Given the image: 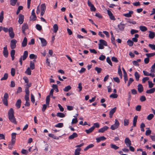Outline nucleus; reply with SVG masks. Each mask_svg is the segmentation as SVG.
<instances>
[{"label": "nucleus", "instance_id": "nucleus-5", "mask_svg": "<svg viewBox=\"0 0 155 155\" xmlns=\"http://www.w3.org/2000/svg\"><path fill=\"white\" fill-rule=\"evenodd\" d=\"M17 41L15 39H12L11 41L10 46L12 49H14L16 47V44Z\"/></svg>", "mask_w": 155, "mask_h": 155}, {"label": "nucleus", "instance_id": "nucleus-37", "mask_svg": "<svg viewBox=\"0 0 155 155\" xmlns=\"http://www.w3.org/2000/svg\"><path fill=\"white\" fill-rule=\"evenodd\" d=\"M127 44L130 46H132L133 45L134 42L132 41L129 39L127 41Z\"/></svg>", "mask_w": 155, "mask_h": 155}, {"label": "nucleus", "instance_id": "nucleus-56", "mask_svg": "<svg viewBox=\"0 0 155 155\" xmlns=\"http://www.w3.org/2000/svg\"><path fill=\"white\" fill-rule=\"evenodd\" d=\"M146 100V97L144 96H142L140 98V100L141 102H143Z\"/></svg>", "mask_w": 155, "mask_h": 155}, {"label": "nucleus", "instance_id": "nucleus-19", "mask_svg": "<svg viewBox=\"0 0 155 155\" xmlns=\"http://www.w3.org/2000/svg\"><path fill=\"white\" fill-rule=\"evenodd\" d=\"M78 136L77 134L76 133H73L70 136L68 137V139L70 140H72L74 138L77 137Z\"/></svg>", "mask_w": 155, "mask_h": 155}, {"label": "nucleus", "instance_id": "nucleus-33", "mask_svg": "<svg viewBox=\"0 0 155 155\" xmlns=\"http://www.w3.org/2000/svg\"><path fill=\"white\" fill-rule=\"evenodd\" d=\"M71 86L70 85H68L63 90L65 92H68L69 90H70L71 89Z\"/></svg>", "mask_w": 155, "mask_h": 155}, {"label": "nucleus", "instance_id": "nucleus-4", "mask_svg": "<svg viewBox=\"0 0 155 155\" xmlns=\"http://www.w3.org/2000/svg\"><path fill=\"white\" fill-rule=\"evenodd\" d=\"M8 94L7 93H6L4 94L3 98L2 100L3 104L6 106L8 105Z\"/></svg>", "mask_w": 155, "mask_h": 155}, {"label": "nucleus", "instance_id": "nucleus-28", "mask_svg": "<svg viewBox=\"0 0 155 155\" xmlns=\"http://www.w3.org/2000/svg\"><path fill=\"white\" fill-rule=\"evenodd\" d=\"M4 18V12L3 11H2L0 15V22H2Z\"/></svg>", "mask_w": 155, "mask_h": 155}, {"label": "nucleus", "instance_id": "nucleus-25", "mask_svg": "<svg viewBox=\"0 0 155 155\" xmlns=\"http://www.w3.org/2000/svg\"><path fill=\"white\" fill-rule=\"evenodd\" d=\"M54 32L56 33L58 30V27L57 24H54L53 27Z\"/></svg>", "mask_w": 155, "mask_h": 155}, {"label": "nucleus", "instance_id": "nucleus-62", "mask_svg": "<svg viewBox=\"0 0 155 155\" xmlns=\"http://www.w3.org/2000/svg\"><path fill=\"white\" fill-rule=\"evenodd\" d=\"M148 45L152 49L155 50V45L149 44Z\"/></svg>", "mask_w": 155, "mask_h": 155}, {"label": "nucleus", "instance_id": "nucleus-29", "mask_svg": "<svg viewBox=\"0 0 155 155\" xmlns=\"http://www.w3.org/2000/svg\"><path fill=\"white\" fill-rule=\"evenodd\" d=\"M139 28L140 30L142 31H145L147 30V28L145 26H140Z\"/></svg>", "mask_w": 155, "mask_h": 155}, {"label": "nucleus", "instance_id": "nucleus-63", "mask_svg": "<svg viewBox=\"0 0 155 155\" xmlns=\"http://www.w3.org/2000/svg\"><path fill=\"white\" fill-rule=\"evenodd\" d=\"M149 79V78L148 77H146L143 78L142 80V82L143 83H145Z\"/></svg>", "mask_w": 155, "mask_h": 155}, {"label": "nucleus", "instance_id": "nucleus-32", "mask_svg": "<svg viewBox=\"0 0 155 155\" xmlns=\"http://www.w3.org/2000/svg\"><path fill=\"white\" fill-rule=\"evenodd\" d=\"M118 73L119 76L121 78H122V71H121L120 67V66H119V68L118 69Z\"/></svg>", "mask_w": 155, "mask_h": 155}, {"label": "nucleus", "instance_id": "nucleus-43", "mask_svg": "<svg viewBox=\"0 0 155 155\" xmlns=\"http://www.w3.org/2000/svg\"><path fill=\"white\" fill-rule=\"evenodd\" d=\"M50 100V95H48L47 96L46 99V103L47 105H49Z\"/></svg>", "mask_w": 155, "mask_h": 155}, {"label": "nucleus", "instance_id": "nucleus-27", "mask_svg": "<svg viewBox=\"0 0 155 155\" xmlns=\"http://www.w3.org/2000/svg\"><path fill=\"white\" fill-rule=\"evenodd\" d=\"M99 42L100 44H101L102 45L105 46H107V44L106 41L104 40L101 39L99 40Z\"/></svg>", "mask_w": 155, "mask_h": 155}, {"label": "nucleus", "instance_id": "nucleus-46", "mask_svg": "<svg viewBox=\"0 0 155 155\" xmlns=\"http://www.w3.org/2000/svg\"><path fill=\"white\" fill-rule=\"evenodd\" d=\"M63 126V123H59L55 125V127H57L61 128Z\"/></svg>", "mask_w": 155, "mask_h": 155}, {"label": "nucleus", "instance_id": "nucleus-6", "mask_svg": "<svg viewBox=\"0 0 155 155\" xmlns=\"http://www.w3.org/2000/svg\"><path fill=\"white\" fill-rule=\"evenodd\" d=\"M8 32L10 37L12 38H13L15 36V34L12 27H10L9 28Z\"/></svg>", "mask_w": 155, "mask_h": 155}, {"label": "nucleus", "instance_id": "nucleus-34", "mask_svg": "<svg viewBox=\"0 0 155 155\" xmlns=\"http://www.w3.org/2000/svg\"><path fill=\"white\" fill-rule=\"evenodd\" d=\"M134 76L136 79V80L137 81H139V78L140 77V75L137 72H136L135 73Z\"/></svg>", "mask_w": 155, "mask_h": 155}, {"label": "nucleus", "instance_id": "nucleus-2", "mask_svg": "<svg viewBox=\"0 0 155 155\" xmlns=\"http://www.w3.org/2000/svg\"><path fill=\"white\" fill-rule=\"evenodd\" d=\"M28 52L27 51H25L23 54V55L22 56H21L20 58L19 62L21 65H22V60H25L28 56Z\"/></svg>", "mask_w": 155, "mask_h": 155}, {"label": "nucleus", "instance_id": "nucleus-8", "mask_svg": "<svg viewBox=\"0 0 155 155\" xmlns=\"http://www.w3.org/2000/svg\"><path fill=\"white\" fill-rule=\"evenodd\" d=\"M3 55L5 58H6L8 57V52L7 49L6 45L3 48Z\"/></svg>", "mask_w": 155, "mask_h": 155}, {"label": "nucleus", "instance_id": "nucleus-15", "mask_svg": "<svg viewBox=\"0 0 155 155\" xmlns=\"http://www.w3.org/2000/svg\"><path fill=\"white\" fill-rule=\"evenodd\" d=\"M106 138L104 136H102L99 137L97 138L96 139V142L97 143H99L101 141H103L105 140Z\"/></svg>", "mask_w": 155, "mask_h": 155}, {"label": "nucleus", "instance_id": "nucleus-22", "mask_svg": "<svg viewBox=\"0 0 155 155\" xmlns=\"http://www.w3.org/2000/svg\"><path fill=\"white\" fill-rule=\"evenodd\" d=\"M21 103V101L20 99H18L15 105L17 108H19L20 107Z\"/></svg>", "mask_w": 155, "mask_h": 155}, {"label": "nucleus", "instance_id": "nucleus-49", "mask_svg": "<svg viewBox=\"0 0 155 155\" xmlns=\"http://www.w3.org/2000/svg\"><path fill=\"white\" fill-rule=\"evenodd\" d=\"M107 62L111 66H112V63L109 57H107L106 58Z\"/></svg>", "mask_w": 155, "mask_h": 155}, {"label": "nucleus", "instance_id": "nucleus-58", "mask_svg": "<svg viewBox=\"0 0 155 155\" xmlns=\"http://www.w3.org/2000/svg\"><path fill=\"white\" fill-rule=\"evenodd\" d=\"M36 29L38 31H41L42 29L41 26L39 24H37L36 25Z\"/></svg>", "mask_w": 155, "mask_h": 155}, {"label": "nucleus", "instance_id": "nucleus-60", "mask_svg": "<svg viewBox=\"0 0 155 155\" xmlns=\"http://www.w3.org/2000/svg\"><path fill=\"white\" fill-rule=\"evenodd\" d=\"M138 32V31L134 29H132L130 31V33L131 35H133L135 33H137Z\"/></svg>", "mask_w": 155, "mask_h": 155}, {"label": "nucleus", "instance_id": "nucleus-31", "mask_svg": "<svg viewBox=\"0 0 155 155\" xmlns=\"http://www.w3.org/2000/svg\"><path fill=\"white\" fill-rule=\"evenodd\" d=\"M30 69L33 70L35 68V66L34 62L32 61H31L30 64Z\"/></svg>", "mask_w": 155, "mask_h": 155}, {"label": "nucleus", "instance_id": "nucleus-9", "mask_svg": "<svg viewBox=\"0 0 155 155\" xmlns=\"http://www.w3.org/2000/svg\"><path fill=\"white\" fill-rule=\"evenodd\" d=\"M116 110V107H115L110 110L109 112V117L110 118H111L112 117L114 114Z\"/></svg>", "mask_w": 155, "mask_h": 155}, {"label": "nucleus", "instance_id": "nucleus-42", "mask_svg": "<svg viewBox=\"0 0 155 155\" xmlns=\"http://www.w3.org/2000/svg\"><path fill=\"white\" fill-rule=\"evenodd\" d=\"M57 116L58 117H65L64 114L61 113H57Z\"/></svg>", "mask_w": 155, "mask_h": 155}, {"label": "nucleus", "instance_id": "nucleus-52", "mask_svg": "<svg viewBox=\"0 0 155 155\" xmlns=\"http://www.w3.org/2000/svg\"><path fill=\"white\" fill-rule=\"evenodd\" d=\"M134 80L132 78H129V81L127 84V86H129L130 84L134 81Z\"/></svg>", "mask_w": 155, "mask_h": 155}, {"label": "nucleus", "instance_id": "nucleus-21", "mask_svg": "<svg viewBox=\"0 0 155 155\" xmlns=\"http://www.w3.org/2000/svg\"><path fill=\"white\" fill-rule=\"evenodd\" d=\"M27 40L26 37H25L22 43V46L25 47L27 45Z\"/></svg>", "mask_w": 155, "mask_h": 155}, {"label": "nucleus", "instance_id": "nucleus-26", "mask_svg": "<svg viewBox=\"0 0 155 155\" xmlns=\"http://www.w3.org/2000/svg\"><path fill=\"white\" fill-rule=\"evenodd\" d=\"M139 37V35L137 34H136L135 35V37L133 38H132V40L133 42H137V39Z\"/></svg>", "mask_w": 155, "mask_h": 155}, {"label": "nucleus", "instance_id": "nucleus-36", "mask_svg": "<svg viewBox=\"0 0 155 155\" xmlns=\"http://www.w3.org/2000/svg\"><path fill=\"white\" fill-rule=\"evenodd\" d=\"M8 77V74L7 73H5L4 76L1 78V80L3 81L6 80Z\"/></svg>", "mask_w": 155, "mask_h": 155}, {"label": "nucleus", "instance_id": "nucleus-1", "mask_svg": "<svg viewBox=\"0 0 155 155\" xmlns=\"http://www.w3.org/2000/svg\"><path fill=\"white\" fill-rule=\"evenodd\" d=\"M8 118L9 120L15 124H17L16 118L14 115V111L12 108H10L8 112Z\"/></svg>", "mask_w": 155, "mask_h": 155}, {"label": "nucleus", "instance_id": "nucleus-13", "mask_svg": "<svg viewBox=\"0 0 155 155\" xmlns=\"http://www.w3.org/2000/svg\"><path fill=\"white\" fill-rule=\"evenodd\" d=\"M39 39L41 40L42 46H45L47 45V41L44 38L40 37Z\"/></svg>", "mask_w": 155, "mask_h": 155}, {"label": "nucleus", "instance_id": "nucleus-48", "mask_svg": "<svg viewBox=\"0 0 155 155\" xmlns=\"http://www.w3.org/2000/svg\"><path fill=\"white\" fill-rule=\"evenodd\" d=\"M118 95L117 94H112L110 96V97L115 98H117Z\"/></svg>", "mask_w": 155, "mask_h": 155}, {"label": "nucleus", "instance_id": "nucleus-59", "mask_svg": "<svg viewBox=\"0 0 155 155\" xmlns=\"http://www.w3.org/2000/svg\"><path fill=\"white\" fill-rule=\"evenodd\" d=\"M29 58L31 59H36L37 58V56L34 54H31L29 55Z\"/></svg>", "mask_w": 155, "mask_h": 155}, {"label": "nucleus", "instance_id": "nucleus-7", "mask_svg": "<svg viewBox=\"0 0 155 155\" xmlns=\"http://www.w3.org/2000/svg\"><path fill=\"white\" fill-rule=\"evenodd\" d=\"M24 16L21 14H20L19 15L18 22L20 24L23 23L24 21Z\"/></svg>", "mask_w": 155, "mask_h": 155}, {"label": "nucleus", "instance_id": "nucleus-16", "mask_svg": "<svg viewBox=\"0 0 155 155\" xmlns=\"http://www.w3.org/2000/svg\"><path fill=\"white\" fill-rule=\"evenodd\" d=\"M133 11H129L128 13H124L123 14V16L127 17H131V15L133 13Z\"/></svg>", "mask_w": 155, "mask_h": 155}, {"label": "nucleus", "instance_id": "nucleus-40", "mask_svg": "<svg viewBox=\"0 0 155 155\" xmlns=\"http://www.w3.org/2000/svg\"><path fill=\"white\" fill-rule=\"evenodd\" d=\"M145 54L148 58L150 57H153L155 55V52L151 53H147Z\"/></svg>", "mask_w": 155, "mask_h": 155}, {"label": "nucleus", "instance_id": "nucleus-18", "mask_svg": "<svg viewBox=\"0 0 155 155\" xmlns=\"http://www.w3.org/2000/svg\"><path fill=\"white\" fill-rule=\"evenodd\" d=\"M137 90L139 93H141L143 91V87L142 85L140 84L137 86Z\"/></svg>", "mask_w": 155, "mask_h": 155}, {"label": "nucleus", "instance_id": "nucleus-45", "mask_svg": "<svg viewBox=\"0 0 155 155\" xmlns=\"http://www.w3.org/2000/svg\"><path fill=\"white\" fill-rule=\"evenodd\" d=\"M129 123V120L128 119H125L124 120V125L125 126L128 125Z\"/></svg>", "mask_w": 155, "mask_h": 155}, {"label": "nucleus", "instance_id": "nucleus-64", "mask_svg": "<svg viewBox=\"0 0 155 155\" xmlns=\"http://www.w3.org/2000/svg\"><path fill=\"white\" fill-rule=\"evenodd\" d=\"M78 88L79 89V91H81L82 90V83L80 82L78 84Z\"/></svg>", "mask_w": 155, "mask_h": 155}, {"label": "nucleus", "instance_id": "nucleus-61", "mask_svg": "<svg viewBox=\"0 0 155 155\" xmlns=\"http://www.w3.org/2000/svg\"><path fill=\"white\" fill-rule=\"evenodd\" d=\"M93 127H94V129H95V127L98 128L100 127V124L98 123H94V126Z\"/></svg>", "mask_w": 155, "mask_h": 155}, {"label": "nucleus", "instance_id": "nucleus-20", "mask_svg": "<svg viewBox=\"0 0 155 155\" xmlns=\"http://www.w3.org/2000/svg\"><path fill=\"white\" fill-rule=\"evenodd\" d=\"M155 91V88H151L150 89L147 90L146 93L148 94H151L154 93Z\"/></svg>", "mask_w": 155, "mask_h": 155}, {"label": "nucleus", "instance_id": "nucleus-44", "mask_svg": "<svg viewBox=\"0 0 155 155\" xmlns=\"http://www.w3.org/2000/svg\"><path fill=\"white\" fill-rule=\"evenodd\" d=\"M17 1V0H10V4L12 6H14Z\"/></svg>", "mask_w": 155, "mask_h": 155}, {"label": "nucleus", "instance_id": "nucleus-50", "mask_svg": "<svg viewBox=\"0 0 155 155\" xmlns=\"http://www.w3.org/2000/svg\"><path fill=\"white\" fill-rule=\"evenodd\" d=\"M74 117H75V118H74L72 119L71 122V124H75L76 123L78 122L77 119L76 118L75 116H74Z\"/></svg>", "mask_w": 155, "mask_h": 155}, {"label": "nucleus", "instance_id": "nucleus-24", "mask_svg": "<svg viewBox=\"0 0 155 155\" xmlns=\"http://www.w3.org/2000/svg\"><path fill=\"white\" fill-rule=\"evenodd\" d=\"M137 117V116L136 115L134 117L133 122V126L135 127L136 126Z\"/></svg>", "mask_w": 155, "mask_h": 155}, {"label": "nucleus", "instance_id": "nucleus-53", "mask_svg": "<svg viewBox=\"0 0 155 155\" xmlns=\"http://www.w3.org/2000/svg\"><path fill=\"white\" fill-rule=\"evenodd\" d=\"M95 70L97 71V73H101L102 71V69L98 67H96L95 68Z\"/></svg>", "mask_w": 155, "mask_h": 155}, {"label": "nucleus", "instance_id": "nucleus-23", "mask_svg": "<svg viewBox=\"0 0 155 155\" xmlns=\"http://www.w3.org/2000/svg\"><path fill=\"white\" fill-rule=\"evenodd\" d=\"M94 130V127H92L91 128L88 130H86L85 132L87 134H89L92 132Z\"/></svg>", "mask_w": 155, "mask_h": 155}, {"label": "nucleus", "instance_id": "nucleus-11", "mask_svg": "<svg viewBox=\"0 0 155 155\" xmlns=\"http://www.w3.org/2000/svg\"><path fill=\"white\" fill-rule=\"evenodd\" d=\"M124 142L127 147H129L131 144V141L128 137H126L125 138Z\"/></svg>", "mask_w": 155, "mask_h": 155}, {"label": "nucleus", "instance_id": "nucleus-30", "mask_svg": "<svg viewBox=\"0 0 155 155\" xmlns=\"http://www.w3.org/2000/svg\"><path fill=\"white\" fill-rule=\"evenodd\" d=\"M81 150V148H78L76 149L74 152L75 155H79L80 154V151Z\"/></svg>", "mask_w": 155, "mask_h": 155}, {"label": "nucleus", "instance_id": "nucleus-35", "mask_svg": "<svg viewBox=\"0 0 155 155\" xmlns=\"http://www.w3.org/2000/svg\"><path fill=\"white\" fill-rule=\"evenodd\" d=\"M94 146V145L93 144H91L87 146L84 150L85 151L88 150V149L93 147Z\"/></svg>", "mask_w": 155, "mask_h": 155}, {"label": "nucleus", "instance_id": "nucleus-57", "mask_svg": "<svg viewBox=\"0 0 155 155\" xmlns=\"http://www.w3.org/2000/svg\"><path fill=\"white\" fill-rule=\"evenodd\" d=\"M36 18V15H31L30 17V20L33 21L35 20Z\"/></svg>", "mask_w": 155, "mask_h": 155}, {"label": "nucleus", "instance_id": "nucleus-54", "mask_svg": "<svg viewBox=\"0 0 155 155\" xmlns=\"http://www.w3.org/2000/svg\"><path fill=\"white\" fill-rule=\"evenodd\" d=\"M15 74V70L14 68H12L11 69V74L12 76H14Z\"/></svg>", "mask_w": 155, "mask_h": 155}, {"label": "nucleus", "instance_id": "nucleus-17", "mask_svg": "<svg viewBox=\"0 0 155 155\" xmlns=\"http://www.w3.org/2000/svg\"><path fill=\"white\" fill-rule=\"evenodd\" d=\"M148 36L150 38L153 39L155 36V33L151 31H149Z\"/></svg>", "mask_w": 155, "mask_h": 155}, {"label": "nucleus", "instance_id": "nucleus-3", "mask_svg": "<svg viewBox=\"0 0 155 155\" xmlns=\"http://www.w3.org/2000/svg\"><path fill=\"white\" fill-rule=\"evenodd\" d=\"M114 124L112 125L110 127V129L113 130H114L117 129L120 125V123L119 121L117 119H115Z\"/></svg>", "mask_w": 155, "mask_h": 155}, {"label": "nucleus", "instance_id": "nucleus-55", "mask_svg": "<svg viewBox=\"0 0 155 155\" xmlns=\"http://www.w3.org/2000/svg\"><path fill=\"white\" fill-rule=\"evenodd\" d=\"M31 101L33 103H34L35 102V97L34 95L32 94H31Z\"/></svg>", "mask_w": 155, "mask_h": 155}, {"label": "nucleus", "instance_id": "nucleus-14", "mask_svg": "<svg viewBox=\"0 0 155 155\" xmlns=\"http://www.w3.org/2000/svg\"><path fill=\"white\" fill-rule=\"evenodd\" d=\"M109 127L107 126H104L103 127L99 129L98 131L99 133H103L105 131L107 130Z\"/></svg>", "mask_w": 155, "mask_h": 155}, {"label": "nucleus", "instance_id": "nucleus-10", "mask_svg": "<svg viewBox=\"0 0 155 155\" xmlns=\"http://www.w3.org/2000/svg\"><path fill=\"white\" fill-rule=\"evenodd\" d=\"M28 26L26 23H24L22 25V33L24 34H25V30L28 29Z\"/></svg>", "mask_w": 155, "mask_h": 155}, {"label": "nucleus", "instance_id": "nucleus-12", "mask_svg": "<svg viewBox=\"0 0 155 155\" xmlns=\"http://www.w3.org/2000/svg\"><path fill=\"white\" fill-rule=\"evenodd\" d=\"M125 26V24H123L122 23H120V24L118 25L117 26L119 29L121 31H123L124 30Z\"/></svg>", "mask_w": 155, "mask_h": 155}, {"label": "nucleus", "instance_id": "nucleus-39", "mask_svg": "<svg viewBox=\"0 0 155 155\" xmlns=\"http://www.w3.org/2000/svg\"><path fill=\"white\" fill-rule=\"evenodd\" d=\"M154 117V115L153 114H150L147 117V119L148 120H151Z\"/></svg>", "mask_w": 155, "mask_h": 155}, {"label": "nucleus", "instance_id": "nucleus-41", "mask_svg": "<svg viewBox=\"0 0 155 155\" xmlns=\"http://www.w3.org/2000/svg\"><path fill=\"white\" fill-rule=\"evenodd\" d=\"M149 87V88H152L154 85V83H153L151 81H148Z\"/></svg>", "mask_w": 155, "mask_h": 155}, {"label": "nucleus", "instance_id": "nucleus-47", "mask_svg": "<svg viewBox=\"0 0 155 155\" xmlns=\"http://www.w3.org/2000/svg\"><path fill=\"white\" fill-rule=\"evenodd\" d=\"M41 11H44L46 9V7L45 6V4H42L41 5Z\"/></svg>", "mask_w": 155, "mask_h": 155}, {"label": "nucleus", "instance_id": "nucleus-51", "mask_svg": "<svg viewBox=\"0 0 155 155\" xmlns=\"http://www.w3.org/2000/svg\"><path fill=\"white\" fill-rule=\"evenodd\" d=\"M110 146L111 148L114 149L115 150L118 149L119 147L116 146L115 145L113 144H111L110 145Z\"/></svg>", "mask_w": 155, "mask_h": 155}, {"label": "nucleus", "instance_id": "nucleus-38", "mask_svg": "<svg viewBox=\"0 0 155 155\" xmlns=\"http://www.w3.org/2000/svg\"><path fill=\"white\" fill-rule=\"evenodd\" d=\"M25 73L28 75H31V71L30 70V69L29 68H28L25 71Z\"/></svg>", "mask_w": 155, "mask_h": 155}]
</instances>
